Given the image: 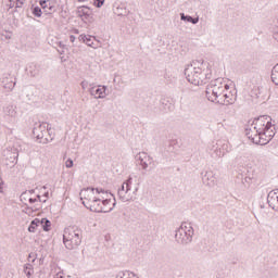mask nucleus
<instances>
[{
	"instance_id": "18",
	"label": "nucleus",
	"mask_w": 278,
	"mask_h": 278,
	"mask_svg": "<svg viewBox=\"0 0 278 278\" xmlns=\"http://www.w3.org/2000/svg\"><path fill=\"white\" fill-rule=\"evenodd\" d=\"M33 14H35L37 17H40L42 16V10L39 7H36L33 11Z\"/></svg>"
},
{
	"instance_id": "2",
	"label": "nucleus",
	"mask_w": 278,
	"mask_h": 278,
	"mask_svg": "<svg viewBox=\"0 0 278 278\" xmlns=\"http://www.w3.org/2000/svg\"><path fill=\"white\" fill-rule=\"evenodd\" d=\"M206 99L212 103L229 105L233 101V93H231L229 84L217 79L206 89Z\"/></svg>"
},
{
	"instance_id": "16",
	"label": "nucleus",
	"mask_w": 278,
	"mask_h": 278,
	"mask_svg": "<svg viewBox=\"0 0 278 278\" xmlns=\"http://www.w3.org/2000/svg\"><path fill=\"white\" fill-rule=\"evenodd\" d=\"M88 12H90V9H88V7H80L78 9V15L79 16H84V14H88Z\"/></svg>"
},
{
	"instance_id": "7",
	"label": "nucleus",
	"mask_w": 278,
	"mask_h": 278,
	"mask_svg": "<svg viewBox=\"0 0 278 278\" xmlns=\"http://www.w3.org/2000/svg\"><path fill=\"white\" fill-rule=\"evenodd\" d=\"M267 203L273 207V210H278V191L270 192L267 197Z\"/></svg>"
},
{
	"instance_id": "17",
	"label": "nucleus",
	"mask_w": 278,
	"mask_h": 278,
	"mask_svg": "<svg viewBox=\"0 0 278 278\" xmlns=\"http://www.w3.org/2000/svg\"><path fill=\"white\" fill-rule=\"evenodd\" d=\"M131 186V178H129L123 186H122V190H125L126 192L128 190H130V187Z\"/></svg>"
},
{
	"instance_id": "10",
	"label": "nucleus",
	"mask_w": 278,
	"mask_h": 278,
	"mask_svg": "<svg viewBox=\"0 0 278 278\" xmlns=\"http://www.w3.org/2000/svg\"><path fill=\"white\" fill-rule=\"evenodd\" d=\"M38 227H40V219L35 218L28 227L29 233H36V229H38Z\"/></svg>"
},
{
	"instance_id": "4",
	"label": "nucleus",
	"mask_w": 278,
	"mask_h": 278,
	"mask_svg": "<svg viewBox=\"0 0 278 278\" xmlns=\"http://www.w3.org/2000/svg\"><path fill=\"white\" fill-rule=\"evenodd\" d=\"M81 238H84L81 229L75 226H70L64 229L63 244L70 251H73V249H77V247L81 244Z\"/></svg>"
},
{
	"instance_id": "23",
	"label": "nucleus",
	"mask_w": 278,
	"mask_h": 278,
	"mask_svg": "<svg viewBox=\"0 0 278 278\" xmlns=\"http://www.w3.org/2000/svg\"><path fill=\"white\" fill-rule=\"evenodd\" d=\"M39 207L35 206V208L33 210V212H38Z\"/></svg>"
},
{
	"instance_id": "9",
	"label": "nucleus",
	"mask_w": 278,
	"mask_h": 278,
	"mask_svg": "<svg viewBox=\"0 0 278 278\" xmlns=\"http://www.w3.org/2000/svg\"><path fill=\"white\" fill-rule=\"evenodd\" d=\"M40 5L43 12H46V14H51V12H53L54 4L52 1L50 0L41 1Z\"/></svg>"
},
{
	"instance_id": "14",
	"label": "nucleus",
	"mask_w": 278,
	"mask_h": 278,
	"mask_svg": "<svg viewBox=\"0 0 278 278\" xmlns=\"http://www.w3.org/2000/svg\"><path fill=\"white\" fill-rule=\"evenodd\" d=\"M181 21H187L188 23H192L193 25H197L199 23V17L192 18V16H185L184 13H181Z\"/></svg>"
},
{
	"instance_id": "25",
	"label": "nucleus",
	"mask_w": 278,
	"mask_h": 278,
	"mask_svg": "<svg viewBox=\"0 0 278 278\" xmlns=\"http://www.w3.org/2000/svg\"><path fill=\"white\" fill-rule=\"evenodd\" d=\"M80 3H84V1H86V0H78Z\"/></svg>"
},
{
	"instance_id": "11",
	"label": "nucleus",
	"mask_w": 278,
	"mask_h": 278,
	"mask_svg": "<svg viewBox=\"0 0 278 278\" xmlns=\"http://www.w3.org/2000/svg\"><path fill=\"white\" fill-rule=\"evenodd\" d=\"M25 0H9V8H23Z\"/></svg>"
},
{
	"instance_id": "24",
	"label": "nucleus",
	"mask_w": 278,
	"mask_h": 278,
	"mask_svg": "<svg viewBox=\"0 0 278 278\" xmlns=\"http://www.w3.org/2000/svg\"><path fill=\"white\" fill-rule=\"evenodd\" d=\"M56 278H62V274H58V275H56Z\"/></svg>"
},
{
	"instance_id": "8",
	"label": "nucleus",
	"mask_w": 278,
	"mask_h": 278,
	"mask_svg": "<svg viewBox=\"0 0 278 278\" xmlns=\"http://www.w3.org/2000/svg\"><path fill=\"white\" fill-rule=\"evenodd\" d=\"M91 92L96 97V99H103V97H105V87L103 86L93 87Z\"/></svg>"
},
{
	"instance_id": "22",
	"label": "nucleus",
	"mask_w": 278,
	"mask_h": 278,
	"mask_svg": "<svg viewBox=\"0 0 278 278\" xmlns=\"http://www.w3.org/2000/svg\"><path fill=\"white\" fill-rule=\"evenodd\" d=\"M126 278H138V276L134 275V274H129L128 277Z\"/></svg>"
},
{
	"instance_id": "21",
	"label": "nucleus",
	"mask_w": 278,
	"mask_h": 278,
	"mask_svg": "<svg viewBox=\"0 0 278 278\" xmlns=\"http://www.w3.org/2000/svg\"><path fill=\"white\" fill-rule=\"evenodd\" d=\"M29 203H37V205H40V200L30 198Z\"/></svg>"
},
{
	"instance_id": "19",
	"label": "nucleus",
	"mask_w": 278,
	"mask_h": 278,
	"mask_svg": "<svg viewBox=\"0 0 278 278\" xmlns=\"http://www.w3.org/2000/svg\"><path fill=\"white\" fill-rule=\"evenodd\" d=\"M105 3V0H94V7L96 8H101Z\"/></svg>"
},
{
	"instance_id": "20",
	"label": "nucleus",
	"mask_w": 278,
	"mask_h": 278,
	"mask_svg": "<svg viewBox=\"0 0 278 278\" xmlns=\"http://www.w3.org/2000/svg\"><path fill=\"white\" fill-rule=\"evenodd\" d=\"M65 166H66V168H73V160L68 159V160L65 162Z\"/></svg>"
},
{
	"instance_id": "12",
	"label": "nucleus",
	"mask_w": 278,
	"mask_h": 278,
	"mask_svg": "<svg viewBox=\"0 0 278 278\" xmlns=\"http://www.w3.org/2000/svg\"><path fill=\"white\" fill-rule=\"evenodd\" d=\"M271 81L278 86V64H276L271 71Z\"/></svg>"
},
{
	"instance_id": "3",
	"label": "nucleus",
	"mask_w": 278,
	"mask_h": 278,
	"mask_svg": "<svg viewBox=\"0 0 278 278\" xmlns=\"http://www.w3.org/2000/svg\"><path fill=\"white\" fill-rule=\"evenodd\" d=\"M81 201L88 210L97 212L96 207H102L101 205V190L94 188L83 189L80 192Z\"/></svg>"
},
{
	"instance_id": "15",
	"label": "nucleus",
	"mask_w": 278,
	"mask_h": 278,
	"mask_svg": "<svg viewBox=\"0 0 278 278\" xmlns=\"http://www.w3.org/2000/svg\"><path fill=\"white\" fill-rule=\"evenodd\" d=\"M25 275H27V277H31V275H34V267H31V265H27L24 269Z\"/></svg>"
},
{
	"instance_id": "13",
	"label": "nucleus",
	"mask_w": 278,
	"mask_h": 278,
	"mask_svg": "<svg viewBox=\"0 0 278 278\" xmlns=\"http://www.w3.org/2000/svg\"><path fill=\"white\" fill-rule=\"evenodd\" d=\"M40 225H42L43 231H49V229H51V222L47 218L40 219Z\"/></svg>"
},
{
	"instance_id": "5",
	"label": "nucleus",
	"mask_w": 278,
	"mask_h": 278,
	"mask_svg": "<svg viewBox=\"0 0 278 278\" xmlns=\"http://www.w3.org/2000/svg\"><path fill=\"white\" fill-rule=\"evenodd\" d=\"M185 75L190 84H193V86H201L205 84V79L212 77V70L208 68L206 72L203 71L199 73L197 68H188L186 70Z\"/></svg>"
},
{
	"instance_id": "1",
	"label": "nucleus",
	"mask_w": 278,
	"mask_h": 278,
	"mask_svg": "<svg viewBox=\"0 0 278 278\" xmlns=\"http://www.w3.org/2000/svg\"><path fill=\"white\" fill-rule=\"evenodd\" d=\"M245 136L254 144H268L275 136L270 117L263 115L254 119L252 126L247 129Z\"/></svg>"
},
{
	"instance_id": "6",
	"label": "nucleus",
	"mask_w": 278,
	"mask_h": 278,
	"mask_svg": "<svg viewBox=\"0 0 278 278\" xmlns=\"http://www.w3.org/2000/svg\"><path fill=\"white\" fill-rule=\"evenodd\" d=\"M101 205L102 207L96 206L93 210H96L98 213L104 212H112L114 208V201H112V193H109L108 191L101 190Z\"/></svg>"
}]
</instances>
